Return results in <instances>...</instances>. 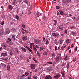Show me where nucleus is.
Instances as JSON below:
<instances>
[{"mask_svg": "<svg viewBox=\"0 0 79 79\" xmlns=\"http://www.w3.org/2000/svg\"><path fill=\"white\" fill-rule=\"evenodd\" d=\"M57 29L59 31H62L63 29V26L61 25H60L57 27Z\"/></svg>", "mask_w": 79, "mask_h": 79, "instance_id": "f257e3e1", "label": "nucleus"}, {"mask_svg": "<svg viewBox=\"0 0 79 79\" xmlns=\"http://www.w3.org/2000/svg\"><path fill=\"white\" fill-rule=\"evenodd\" d=\"M10 32V29L9 28H6L5 30V34H8Z\"/></svg>", "mask_w": 79, "mask_h": 79, "instance_id": "f03ea898", "label": "nucleus"}, {"mask_svg": "<svg viewBox=\"0 0 79 79\" xmlns=\"http://www.w3.org/2000/svg\"><path fill=\"white\" fill-rule=\"evenodd\" d=\"M30 67L32 69H34L35 68V64H31L30 65Z\"/></svg>", "mask_w": 79, "mask_h": 79, "instance_id": "7ed1b4c3", "label": "nucleus"}, {"mask_svg": "<svg viewBox=\"0 0 79 79\" xmlns=\"http://www.w3.org/2000/svg\"><path fill=\"white\" fill-rule=\"evenodd\" d=\"M25 48H27V49H28V50L29 52H30L31 53H33V52H32V49H31L29 47H28L27 46H26L25 47Z\"/></svg>", "mask_w": 79, "mask_h": 79, "instance_id": "20e7f679", "label": "nucleus"}, {"mask_svg": "<svg viewBox=\"0 0 79 79\" xmlns=\"http://www.w3.org/2000/svg\"><path fill=\"white\" fill-rule=\"evenodd\" d=\"M47 70L48 72H50L52 71L53 70V69H52V67L49 66L47 67Z\"/></svg>", "mask_w": 79, "mask_h": 79, "instance_id": "39448f33", "label": "nucleus"}, {"mask_svg": "<svg viewBox=\"0 0 79 79\" xmlns=\"http://www.w3.org/2000/svg\"><path fill=\"white\" fill-rule=\"evenodd\" d=\"M45 79H52V77L50 75H47L46 76Z\"/></svg>", "mask_w": 79, "mask_h": 79, "instance_id": "423d86ee", "label": "nucleus"}, {"mask_svg": "<svg viewBox=\"0 0 79 79\" xmlns=\"http://www.w3.org/2000/svg\"><path fill=\"white\" fill-rule=\"evenodd\" d=\"M60 77V74L59 73L57 74L56 76L54 77L55 79H58L59 77Z\"/></svg>", "mask_w": 79, "mask_h": 79, "instance_id": "0eeeda50", "label": "nucleus"}, {"mask_svg": "<svg viewBox=\"0 0 79 79\" xmlns=\"http://www.w3.org/2000/svg\"><path fill=\"white\" fill-rule=\"evenodd\" d=\"M23 41H26L27 40V37L26 36L23 37L22 39Z\"/></svg>", "mask_w": 79, "mask_h": 79, "instance_id": "6e6552de", "label": "nucleus"}, {"mask_svg": "<svg viewBox=\"0 0 79 79\" xmlns=\"http://www.w3.org/2000/svg\"><path fill=\"white\" fill-rule=\"evenodd\" d=\"M52 35L53 36H54V37H58V36L59 35V34L55 33H52Z\"/></svg>", "mask_w": 79, "mask_h": 79, "instance_id": "1a4fd4ad", "label": "nucleus"}, {"mask_svg": "<svg viewBox=\"0 0 79 79\" xmlns=\"http://www.w3.org/2000/svg\"><path fill=\"white\" fill-rule=\"evenodd\" d=\"M72 19H73L74 21H79V19L76 18V17H72Z\"/></svg>", "mask_w": 79, "mask_h": 79, "instance_id": "9d476101", "label": "nucleus"}, {"mask_svg": "<svg viewBox=\"0 0 79 79\" xmlns=\"http://www.w3.org/2000/svg\"><path fill=\"white\" fill-rule=\"evenodd\" d=\"M20 49H21V50H22L23 52H26V50H27V49H25V48L23 47H21L20 48Z\"/></svg>", "mask_w": 79, "mask_h": 79, "instance_id": "9b49d317", "label": "nucleus"}, {"mask_svg": "<svg viewBox=\"0 0 79 79\" xmlns=\"http://www.w3.org/2000/svg\"><path fill=\"white\" fill-rule=\"evenodd\" d=\"M32 7H31L30 8L28 11V14L29 15H30V14H31V11H32Z\"/></svg>", "mask_w": 79, "mask_h": 79, "instance_id": "f8f14e48", "label": "nucleus"}, {"mask_svg": "<svg viewBox=\"0 0 79 79\" xmlns=\"http://www.w3.org/2000/svg\"><path fill=\"white\" fill-rule=\"evenodd\" d=\"M59 60H60V57L59 56H58L56 58L55 60L56 62H58L59 61Z\"/></svg>", "mask_w": 79, "mask_h": 79, "instance_id": "ddd939ff", "label": "nucleus"}, {"mask_svg": "<svg viewBox=\"0 0 79 79\" xmlns=\"http://www.w3.org/2000/svg\"><path fill=\"white\" fill-rule=\"evenodd\" d=\"M20 79H27L26 78V77L24 76V75H22V76H21L20 77Z\"/></svg>", "mask_w": 79, "mask_h": 79, "instance_id": "4468645a", "label": "nucleus"}, {"mask_svg": "<svg viewBox=\"0 0 79 79\" xmlns=\"http://www.w3.org/2000/svg\"><path fill=\"white\" fill-rule=\"evenodd\" d=\"M1 56H6L7 55V53H1Z\"/></svg>", "mask_w": 79, "mask_h": 79, "instance_id": "2eb2a0df", "label": "nucleus"}, {"mask_svg": "<svg viewBox=\"0 0 79 79\" xmlns=\"http://www.w3.org/2000/svg\"><path fill=\"white\" fill-rule=\"evenodd\" d=\"M8 8H9V10H11L13 8V7L11 5H8Z\"/></svg>", "mask_w": 79, "mask_h": 79, "instance_id": "dca6fc26", "label": "nucleus"}, {"mask_svg": "<svg viewBox=\"0 0 79 79\" xmlns=\"http://www.w3.org/2000/svg\"><path fill=\"white\" fill-rule=\"evenodd\" d=\"M66 44H69L71 42V40L70 39H69L66 40Z\"/></svg>", "mask_w": 79, "mask_h": 79, "instance_id": "f3484780", "label": "nucleus"}, {"mask_svg": "<svg viewBox=\"0 0 79 79\" xmlns=\"http://www.w3.org/2000/svg\"><path fill=\"white\" fill-rule=\"evenodd\" d=\"M6 43L8 45H12V44H12V43H11V42L9 41H6Z\"/></svg>", "mask_w": 79, "mask_h": 79, "instance_id": "a211bd4d", "label": "nucleus"}, {"mask_svg": "<svg viewBox=\"0 0 79 79\" xmlns=\"http://www.w3.org/2000/svg\"><path fill=\"white\" fill-rule=\"evenodd\" d=\"M2 47L4 49H5V50L6 49V44L5 43H4L3 44Z\"/></svg>", "mask_w": 79, "mask_h": 79, "instance_id": "6ab92c4d", "label": "nucleus"}, {"mask_svg": "<svg viewBox=\"0 0 79 79\" xmlns=\"http://www.w3.org/2000/svg\"><path fill=\"white\" fill-rule=\"evenodd\" d=\"M12 37L13 39V40H14V41H15V40H16V38L15 37V35H12Z\"/></svg>", "mask_w": 79, "mask_h": 79, "instance_id": "aec40b11", "label": "nucleus"}, {"mask_svg": "<svg viewBox=\"0 0 79 79\" xmlns=\"http://www.w3.org/2000/svg\"><path fill=\"white\" fill-rule=\"evenodd\" d=\"M7 70L9 71H10V65H7Z\"/></svg>", "mask_w": 79, "mask_h": 79, "instance_id": "412c9836", "label": "nucleus"}, {"mask_svg": "<svg viewBox=\"0 0 79 79\" xmlns=\"http://www.w3.org/2000/svg\"><path fill=\"white\" fill-rule=\"evenodd\" d=\"M14 3L15 4V5H17V3H18V1L16 0H14L13 1Z\"/></svg>", "mask_w": 79, "mask_h": 79, "instance_id": "4be33fe9", "label": "nucleus"}, {"mask_svg": "<svg viewBox=\"0 0 79 79\" xmlns=\"http://www.w3.org/2000/svg\"><path fill=\"white\" fill-rule=\"evenodd\" d=\"M59 13H60L61 15H63L64 14V12L62 10H60L59 11Z\"/></svg>", "mask_w": 79, "mask_h": 79, "instance_id": "5701e85b", "label": "nucleus"}, {"mask_svg": "<svg viewBox=\"0 0 79 79\" xmlns=\"http://www.w3.org/2000/svg\"><path fill=\"white\" fill-rule=\"evenodd\" d=\"M33 78L34 79H37L38 78V77L37 75H34L33 76Z\"/></svg>", "mask_w": 79, "mask_h": 79, "instance_id": "b1692460", "label": "nucleus"}, {"mask_svg": "<svg viewBox=\"0 0 79 79\" xmlns=\"http://www.w3.org/2000/svg\"><path fill=\"white\" fill-rule=\"evenodd\" d=\"M55 57V53H52V59L54 58Z\"/></svg>", "mask_w": 79, "mask_h": 79, "instance_id": "393cba45", "label": "nucleus"}, {"mask_svg": "<svg viewBox=\"0 0 79 79\" xmlns=\"http://www.w3.org/2000/svg\"><path fill=\"white\" fill-rule=\"evenodd\" d=\"M23 2H24L25 3H26V4H29L28 0H25V1H24Z\"/></svg>", "mask_w": 79, "mask_h": 79, "instance_id": "a878e982", "label": "nucleus"}, {"mask_svg": "<svg viewBox=\"0 0 79 79\" xmlns=\"http://www.w3.org/2000/svg\"><path fill=\"white\" fill-rule=\"evenodd\" d=\"M3 60L5 61H7V60H8V58L7 57H5L3 58Z\"/></svg>", "mask_w": 79, "mask_h": 79, "instance_id": "bb28decb", "label": "nucleus"}, {"mask_svg": "<svg viewBox=\"0 0 79 79\" xmlns=\"http://www.w3.org/2000/svg\"><path fill=\"white\" fill-rule=\"evenodd\" d=\"M69 64H70L69 63L67 64V65H66V67L67 68H69V66H70Z\"/></svg>", "mask_w": 79, "mask_h": 79, "instance_id": "cd10ccee", "label": "nucleus"}, {"mask_svg": "<svg viewBox=\"0 0 79 79\" xmlns=\"http://www.w3.org/2000/svg\"><path fill=\"white\" fill-rule=\"evenodd\" d=\"M36 16L38 18H39V17L40 16V13L37 12L36 13Z\"/></svg>", "mask_w": 79, "mask_h": 79, "instance_id": "c85d7f7f", "label": "nucleus"}, {"mask_svg": "<svg viewBox=\"0 0 79 79\" xmlns=\"http://www.w3.org/2000/svg\"><path fill=\"white\" fill-rule=\"evenodd\" d=\"M71 34H72V35L73 36H74V35H76V32H71Z\"/></svg>", "mask_w": 79, "mask_h": 79, "instance_id": "c756f323", "label": "nucleus"}, {"mask_svg": "<svg viewBox=\"0 0 79 79\" xmlns=\"http://www.w3.org/2000/svg\"><path fill=\"white\" fill-rule=\"evenodd\" d=\"M12 31L13 32H15L16 31V29H15V28H12L11 29Z\"/></svg>", "mask_w": 79, "mask_h": 79, "instance_id": "7c9ffc66", "label": "nucleus"}, {"mask_svg": "<svg viewBox=\"0 0 79 79\" xmlns=\"http://www.w3.org/2000/svg\"><path fill=\"white\" fill-rule=\"evenodd\" d=\"M59 42H60L59 43L60 44H63V41L62 40H59Z\"/></svg>", "mask_w": 79, "mask_h": 79, "instance_id": "2f4dec72", "label": "nucleus"}, {"mask_svg": "<svg viewBox=\"0 0 79 79\" xmlns=\"http://www.w3.org/2000/svg\"><path fill=\"white\" fill-rule=\"evenodd\" d=\"M0 31L1 32L2 34V33H3L4 32V30H3V28H2Z\"/></svg>", "mask_w": 79, "mask_h": 79, "instance_id": "473e14b6", "label": "nucleus"}, {"mask_svg": "<svg viewBox=\"0 0 79 79\" xmlns=\"http://www.w3.org/2000/svg\"><path fill=\"white\" fill-rule=\"evenodd\" d=\"M61 74L63 76V77H65V74L64 73V72H63V73H62L61 72Z\"/></svg>", "mask_w": 79, "mask_h": 79, "instance_id": "72a5a7b5", "label": "nucleus"}, {"mask_svg": "<svg viewBox=\"0 0 79 79\" xmlns=\"http://www.w3.org/2000/svg\"><path fill=\"white\" fill-rule=\"evenodd\" d=\"M66 62H63L62 63V66H66Z\"/></svg>", "mask_w": 79, "mask_h": 79, "instance_id": "f704fd0d", "label": "nucleus"}, {"mask_svg": "<svg viewBox=\"0 0 79 79\" xmlns=\"http://www.w3.org/2000/svg\"><path fill=\"white\" fill-rule=\"evenodd\" d=\"M54 26H56V24H57V21L56 20H54Z\"/></svg>", "mask_w": 79, "mask_h": 79, "instance_id": "c9c22d12", "label": "nucleus"}, {"mask_svg": "<svg viewBox=\"0 0 79 79\" xmlns=\"http://www.w3.org/2000/svg\"><path fill=\"white\" fill-rule=\"evenodd\" d=\"M37 54L38 56L40 57V53H39V52L38 51H37Z\"/></svg>", "mask_w": 79, "mask_h": 79, "instance_id": "e433bc0d", "label": "nucleus"}, {"mask_svg": "<svg viewBox=\"0 0 79 79\" xmlns=\"http://www.w3.org/2000/svg\"><path fill=\"white\" fill-rule=\"evenodd\" d=\"M46 45H48L49 44V41L48 40H47L46 41Z\"/></svg>", "mask_w": 79, "mask_h": 79, "instance_id": "4c0bfd02", "label": "nucleus"}, {"mask_svg": "<svg viewBox=\"0 0 79 79\" xmlns=\"http://www.w3.org/2000/svg\"><path fill=\"white\" fill-rule=\"evenodd\" d=\"M37 42L38 44H40V43H41V41L39 40H37Z\"/></svg>", "mask_w": 79, "mask_h": 79, "instance_id": "58836bf2", "label": "nucleus"}, {"mask_svg": "<svg viewBox=\"0 0 79 79\" xmlns=\"http://www.w3.org/2000/svg\"><path fill=\"white\" fill-rule=\"evenodd\" d=\"M15 50L16 52H18V48H15Z\"/></svg>", "mask_w": 79, "mask_h": 79, "instance_id": "ea45409f", "label": "nucleus"}, {"mask_svg": "<svg viewBox=\"0 0 79 79\" xmlns=\"http://www.w3.org/2000/svg\"><path fill=\"white\" fill-rule=\"evenodd\" d=\"M47 63L48 64H52V62H47Z\"/></svg>", "mask_w": 79, "mask_h": 79, "instance_id": "a19ab883", "label": "nucleus"}, {"mask_svg": "<svg viewBox=\"0 0 79 79\" xmlns=\"http://www.w3.org/2000/svg\"><path fill=\"white\" fill-rule=\"evenodd\" d=\"M29 73L27 72H26L25 73V74L26 75V76H27V75H29Z\"/></svg>", "mask_w": 79, "mask_h": 79, "instance_id": "79ce46f5", "label": "nucleus"}, {"mask_svg": "<svg viewBox=\"0 0 79 79\" xmlns=\"http://www.w3.org/2000/svg\"><path fill=\"white\" fill-rule=\"evenodd\" d=\"M58 47H57V46H56L55 47V51H56V50H57L58 49Z\"/></svg>", "mask_w": 79, "mask_h": 79, "instance_id": "37998d69", "label": "nucleus"}, {"mask_svg": "<svg viewBox=\"0 0 79 79\" xmlns=\"http://www.w3.org/2000/svg\"><path fill=\"white\" fill-rule=\"evenodd\" d=\"M61 50H64V46H62L61 47Z\"/></svg>", "mask_w": 79, "mask_h": 79, "instance_id": "c03bdc74", "label": "nucleus"}, {"mask_svg": "<svg viewBox=\"0 0 79 79\" xmlns=\"http://www.w3.org/2000/svg\"><path fill=\"white\" fill-rule=\"evenodd\" d=\"M56 9H60V6H56Z\"/></svg>", "mask_w": 79, "mask_h": 79, "instance_id": "a18cd8bd", "label": "nucleus"}, {"mask_svg": "<svg viewBox=\"0 0 79 79\" xmlns=\"http://www.w3.org/2000/svg\"><path fill=\"white\" fill-rule=\"evenodd\" d=\"M15 18H16V19H19V16L18 15H15Z\"/></svg>", "mask_w": 79, "mask_h": 79, "instance_id": "49530a36", "label": "nucleus"}, {"mask_svg": "<svg viewBox=\"0 0 79 79\" xmlns=\"http://www.w3.org/2000/svg\"><path fill=\"white\" fill-rule=\"evenodd\" d=\"M40 50L41 51V50H44V47H41L40 48Z\"/></svg>", "mask_w": 79, "mask_h": 79, "instance_id": "de8ad7c7", "label": "nucleus"}, {"mask_svg": "<svg viewBox=\"0 0 79 79\" xmlns=\"http://www.w3.org/2000/svg\"><path fill=\"white\" fill-rule=\"evenodd\" d=\"M34 45V43H31L30 44V46H32V45Z\"/></svg>", "mask_w": 79, "mask_h": 79, "instance_id": "09e8293b", "label": "nucleus"}, {"mask_svg": "<svg viewBox=\"0 0 79 79\" xmlns=\"http://www.w3.org/2000/svg\"><path fill=\"white\" fill-rule=\"evenodd\" d=\"M33 60H34V61H35V63H37V61L36 60H35V58L33 57Z\"/></svg>", "mask_w": 79, "mask_h": 79, "instance_id": "8fccbe9b", "label": "nucleus"}, {"mask_svg": "<svg viewBox=\"0 0 79 79\" xmlns=\"http://www.w3.org/2000/svg\"><path fill=\"white\" fill-rule=\"evenodd\" d=\"M75 27H74V26L73 25L71 27L70 29H74V28Z\"/></svg>", "mask_w": 79, "mask_h": 79, "instance_id": "3c124183", "label": "nucleus"}, {"mask_svg": "<svg viewBox=\"0 0 79 79\" xmlns=\"http://www.w3.org/2000/svg\"><path fill=\"white\" fill-rule=\"evenodd\" d=\"M71 0H67L66 2H67V3H70V2H71Z\"/></svg>", "mask_w": 79, "mask_h": 79, "instance_id": "603ef678", "label": "nucleus"}, {"mask_svg": "<svg viewBox=\"0 0 79 79\" xmlns=\"http://www.w3.org/2000/svg\"><path fill=\"white\" fill-rule=\"evenodd\" d=\"M34 43H36V44L37 43V40H34Z\"/></svg>", "mask_w": 79, "mask_h": 79, "instance_id": "864d4df0", "label": "nucleus"}, {"mask_svg": "<svg viewBox=\"0 0 79 79\" xmlns=\"http://www.w3.org/2000/svg\"><path fill=\"white\" fill-rule=\"evenodd\" d=\"M43 41L44 42H45V41H46V40H45V37H43Z\"/></svg>", "mask_w": 79, "mask_h": 79, "instance_id": "5fc2aeb1", "label": "nucleus"}, {"mask_svg": "<svg viewBox=\"0 0 79 79\" xmlns=\"http://www.w3.org/2000/svg\"><path fill=\"white\" fill-rule=\"evenodd\" d=\"M67 59H68V56H66L65 57V58L64 59V60H67Z\"/></svg>", "mask_w": 79, "mask_h": 79, "instance_id": "6e6d98bb", "label": "nucleus"}, {"mask_svg": "<svg viewBox=\"0 0 79 79\" xmlns=\"http://www.w3.org/2000/svg\"><path fill=\"white\" fill-rule=\"evenodd\" d=\"M22 26L23 29H25L26 28V26H25V25L22 24Z\"/></svg>", "mask_w": 79, "mask_h": 79, "instance_id": "4d7b16f0", "label": "nucleus"}, {"mask_svg": "<svg viewBox=\"0 0 79 79\" xmlns=\"http://www.w3.org/2000/svg\"><path fill=\"white\" fill-rule=\"evenodd\" d=\"M4 23H5V22L3 21L1 23V25H3V24H4Z\"/></svg>", "mask_w": 79, "mask_h": 79, "instance_id": "13d9d810", "label": "nucleus"}, {"mask_svg": "<svg viewBox=\"0 0 79 79\" xmlns=\"http://www.w3.org/2000/svg\"><path fill=\"white\" fill-rule=\"evenodd\" d=\"M31 77H32V75H30L28 77V79H31Z\"/></svg>", "mask_w": 79, "mask_h": 79, "instance_id": "bf43d9fd", "label": "nucleus"}, {"mask_svg": "<svg viewBox=\"0 0 79 79\" xmlns=\"http://www.w3.org/2000/svg\"><path fill=\"white\" fill-rule=\"evenodd\" d=\"M47 55V53L46 52H44L43 53V55Z\"/></svg>", "mask_w": 79, "mask_h": 79, "instance_id": "052dcab7", "label": "nucleus"}, {"mask_svg": "<svg viewBox=\"0 0 79 79\" xmlns=\"http://www.w3.org/2000/svg\"><path fill=\"white\" fill-rule=\"evenodd\" d=\"M8 40L9 41H11L12 40V38H8Z\"/></svg>", "mask_w": 79, "mask_h": 79, "instance_id": "680f3d73", "label": "nucleus"}, {"mask_svg": "<svg viewBox=\"0 0 79 79\" xmlns=\"http://www.w3.org/2000/svg\"><path fill=\"white\" fill-rule=\"evenodd\" d=\"M70 48H71V47H70V46H69L67 48V50H69Z\"/></svg>", "mask_w": 79, "mask_h": 79, "instance_id": "e2e57ef3", "label": "nucleus"}, {"mask_svg": "<svg viewBox=\"0 0 79 79\" xmlns=\"http://www.w3.org/2000/svg\"><path fill=\"white\" fill-rule=\"evenodd\" d=\"M74 50L75 51H77V47L76 46Z\"/></svg>", "mask_w": 79, "mask_h": 79, "instance_id": "0e129e2a", "label": "nucleus"}, {"mask_svg": "<svg viewBox=\"0 0 79 79\" xmlns=\"http://www.w3.org/2000/svg\"><path fill=\"white\" fill-rule=\"evenodd\" d=\"M64 32L65 34H67V32H68V31H67V30L65 29V31H64Z\"/></svg>", "mask_w": 79, "mask_h": 79, "instance_id": "69168bd1", "label": "nucleus"}, {"mask_svg": "<svg viewBox=\"0 0 79 79\" xmlns=\"http://www.w3.org/2000/svg\"><path fill=\"white\" fill-rule=\"evenodd\" d=\"M35 47H36L35 45H33V49L36 48Z\"/></svg>", "mask_w": 79, "mask_h": 79, "instance_id": "338daca9", "label": "nucleus"}, {"mask_svg": "<svg viewBox=\"0 0 79 79\" xmlns=\"http://www.w3.org/2000/svg\"><path fill=\"white\" fill-rule=\"evenodd\" d=\"M63 3H66V1L65 0H64L63 1Z\"/></svg>", "mask_w": 79, "mask_h": 79, "instance_id": "774afa93", "label": "nucleus"}]
</instances>
